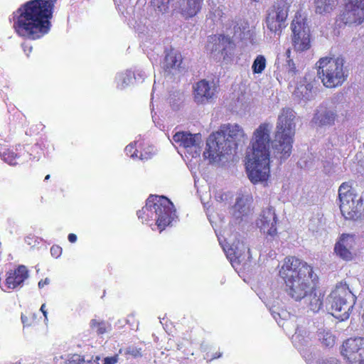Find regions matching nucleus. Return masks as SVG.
Returning <instances> with one entry per match:
<instances>
[{"label": "nucleus", "mask_w": 364, "mask_h": 364, "mask_svg": "<svg viewBox=\"0 0 364 364\" xmlns=\"http://www.w3.org/2000/svg\"><path fill=\"white\" fill-rule=\"evenodd\" d=\"M56 0H31L21 5L13 14V27L21 37L36 40L48 33L50 29Z\"/></svg>", "instance_id": "obj_1"}, {"label": "nucleus", "mask_w": 364, "mask_h": 364, "mask_svg": "<svg viewBox=\"0 0 364 364\" xmlns=\"http://www.w3.org/2000/svg\"><path fill=\"white\" fill-rule=\"evenodd\" d=\"M305 166H306V168H311V167H313V166H314V165H313L311 163V164H309L306 163V164H305Z\"/></svg>", "instance_id": "obj_56"}, {"label": "nucleus", "mask_w": 364, "mask_h": 364, "mask_svg": "<svg viewBox=\"0 0 364 364\" xmlns=\"http://www.w3.org/2000/svg\"><path fill=\"white\" fill-rule=\"evenodd\" d=\"M322 164V166H323V171L325 173H331V171H332V164L330 161H321V163L319 162V160H317L316 161L314 162V165L316 166V168H318L320 166V164Z\"/></svg>", "instance_id": "obj_44"}, {"label": "nucleus", "mask_w": 364, "mask_h": 364, "mask_svg": "<svg viewBox=\"0 0 364 364\" xmlns=\"http://www.w3.org/2000/svg\"><path fill=\"white\" fill-rule=\"evenodd\" d=\"M275 255H276V253H275V252H274V251H273V250H271V251L269 252V257H274V256H275Z\"/></svg>", "instance_id": "obj_55"}, {"label": "nucleus", "mask_w": 364, "mask_h": 364, "mask_svg": "<svg viewBox=\"0 0 364 364\" xmlns=\"http://www.w3.org/2000/svg\"><path fill=\"white\" fill-rule=\"evenodd\" d=\"M323 294L320 290H311L304 298L310 310L318 312L323 306Z\"/></svg>", "instance_id": "obj_25"}, {"label": "nucleus", "mask_w": 364, "mask_h": 364, "mask_svg": "<svg viewBox=\"0 0 364 364\" xmlns=\"http://www.w3.org/2000/svg\"><path fill=\"white\" fill-rule=\"evenodd\" d=\"M134 73L130 70L124 73H118L116 76L117 87L119 90H124L132 84Z\"/></svg>", "instance_id": "obj_30"}, {"label": "nucleus", "mask_w": 364, "mask_h": 364, "mask_svg": "<svg viewBox=\"0 0 364 364\" xmlns=\"http://www.w3.org/2000/svg\"><path fill=\"white\" fill-rule=\"evenodd\" d=\"M68 238V240L72 243L75 242L77 240V236H76V235H75L73 233L69 234Z\"/></svg>", "instance_id": "obj_52"}, {"label": "nucleus", "mask_w": 364, "mask_h": 364, "mask_svg": "<svg viewBox=\"0 0 364 364\" xmlns=\"http://www.w3.org/2000/svg\"><path fill=\"white\" fill-rule=\"evenodd\" d=\"M309 336L305 330L297 328L292 336V343L297 348L306 345L308 343Z\"/></svg>", "instance_id": "obj_31"}, {"label": "nucleus", "mask_w": 364, "mask_h": 364, "mask_svg": "<svg viewBox=\"0 0 364 364\" xmlns=\"http://www.w3.org/2000/svg\"><path fill=\"white\" fill-rule=\"evenodd\" d=\"M137 215L143 223L155 221L160 232L176 218L173 203L167 198L159 196H150Z\"/></svg>", "instance_id": "obj_4"}, {"label": "nucleus", "mask_w": 364, "mask_h": 364, "mask_svg": "<svg viewBox=\"0 0 364 364\" xmlns=\"http://www.w3.org/2000/svg\"><path fill=\"white\" fill-rule=\"evenodd\" d=\"M124 352V355H130L132 358H139L141 356V348H138L134 346H129L126 348L125 349H120L119 353H122Z\"/></svg>", "instance_id": "obj_38"}, {"label": "nucleus", "mask_w": 364, "mask_h": 364, "mask_svg": "<svg viewBox=\"0 0 364 364\" xmlns=\"http://www.w3.org/2000/svg\"><path fill=\"white\" fill-rule=\"evenodd\" d=\"M272 315L274 318L276 320L279 326H282L284 331H286L287 333H292V328L294 326V321L291 319H287V317L289 316V314L285 311H282L281 312H276L274 311H272Z\"/></svg>", "instance_id": "obj_27"}, {"label": "nucleus", "mask_w": 364, "mask_h": 364, "mask_svg": "<svg viewBox=\"0 0 364 364\" xmlns=\"http://www.w3.org/2000/svg\"><path fill=\"white\" fill-rule=\"evenodd\" d=\"M279 274L284 282L287 293L296 301L304 299L313 290V269L299 258L286 257Z\"/></svg>", "instance_id": "obj_2"}, {"label": "nucleus", "mask_w": 364, "mask_h": 364, "mask_svg": "<svg viewBox=\"0 0 364 364\" xmlns=\"http://www.w3.org/2000/svg\"><path fill=\"white\" fill-rule=\"evenodd\" d=\"M202 0H187V12L190 16L196 15L200 9Z\"/></svg>", "instance_id": "obj_37"}, {"label": "nucleus", "mask_w": 364, "mask_h": 364, "mask_svg": "<svg viewBox=\"0 0 364 364\" xmlns=\"http://www.w3.org/2000/svg\"><path fill=\"white\" fill-rule=\"evenodd\" d=\"M22 47H23V50L24 53H26V55L27 56H28L29 53H31V51H32V46L27 43H23Z\"/></svg>", "instance_id": "obj_48"}, {"label": "nucleus", "mask_w": 364, "mask_h": 364, "mask_svg": "<svg viewBox=\"0 0 364 364\" xmlns=\"http://www.w3.org/2000/svg\"><path fill=\"white\" fill-rule=\"evenodd\" d=\"M41 311L43 313V314L45 317V319L47 320L48 319L47 311L46 310V304H42V306H41Z\"/></svg>", "instance_id": "obj_53"}, {"label": "nucleus", "mask_w": 364, "mask_h": 364, "mask_svg": "<svg viewBox=\"0 0 364 364\" xmlns=\"http://www.w3.org/2000/svg\"><path fill=\"white\" fill-rule=\"evenodd\" d=\"M85 359L78 354L69 355L65 362V364H83Z\"/></svg>", "instance_id": "obj_40"}, {"label": "nucleus", "mask_w": 364, "mask_h": 364, "mask_svg": "<svg viewBox=\"0 0 364 364\" xmlns=\"http://www.w3.org/2000/svg\"><path fill=\"white\" fill-rule=\"evenodd\" d=\"M327 300L331 314L341 321H345L350 316L355 296L346 283L341 282L331 291Z\"/></svg>", "instance_id": "obj_6"}, {"label": "nucleus", "mask_w": 364, "mask_h": 364, "mask_svg": "<svg viewBox=\"0 0 364 364\" xmlns=\"http://www.w3.org/2000/svg\"><path fill=\"white\" fill-rule=\"evenodd\" d=\"M355 246V235L343 234L335 245L334 251L338 257L344 260L349 261L353 258V250Z\"/></svg>", "instance_id": "obj_20"}, {"label": "nucleus", "mask_w": 364, "mask_h": 364, "mask_svg": "<svg viewBox=\"0 0 364 364\" xmlns=\"http://www.w3.org/2000/svg\"><path fill=\"white\" fill-rule=\"evenodd\" d=\"M136 143L134 142V143L129 144V145H127L125 147L124 151L127 156H129L132 158L138 157V155H137L138 150L136 148Z\"/></svg>", "instance_id": "obj_42"}, {"label": "nucleus", "mask_w": 364, "mask_h": 364, "mask_svg": "<svg viewBox=\"0 0 364 364\" xmlns=\"http://www.w3.org/2000/svg\"><path fill=\"white\" fill-rule=\"evenodd\" d=\"M340 209L348 220H358L364 215L361 196L355 193L348 183H343L338 189Z\"/></svg>", "instance_id": "obj_7"}, {"label": "nucleus", "mask_w": 364, "mask_h": 364, "mask_svg": "<svg viewBox=\"0 0 364 364\" xmlns=\"http://www.w3.org/2000/svg\"><path fill=\"white\" fill-rule=\"evenodd\" d=\"M316 91L311 82L300 84L294 92V97L299 100L306 102L311 100L316 96Z\"/></svg>", "instance_id": "obj_24"}, {"label": "nucleus", "mask_w": 364, "mask_h": 364, "mask_svg": "<svg viewBox=\"0 0 364 364\" xmlns=\"http://www.w3.org/2000/svg\"><path fill=\"white\" fill-rule=\"evenodd\" d=\"M317 76L324 87L334 88L341 86L348 77L341 57H323L316 63Z\"/></svg>", "instance_id": "obj_5"}, {"label": "nucleus", "mask_w": 364, "mask_h": 364, "mask_svg": "<svg viewBox=\"0 0 364 364\" xmlns=\"http://www.w3.org/2000/svg\"><path fill=\"white\" fill-rule=\"evenodd\" d=\"M339 18L345 24H360L364 20V0H343Z\"/></svg>", "instance_id": "obj_15"}, {"label": "nucleus", "mask_w": 364, "mask_h": 364, "mask_svg": "<svg viewBox=\"0 0 364 364\" xmlns=\"http://www.w3.org/2000/svg\"><path fill=\"white\" fill-rule=\"evenodd\" d=\"M182 62L181 54L176 50H167L163 62V68L166 72L174 74Z\"/></svg>", "instance_id": "obj_23"}, {"label": "nucleus", "mask_w": 364, "mask_h": 364, "mask_svg": "<svg viewBox=\"0 0 364 364\" xmlns=\"http://www.w3.org/2000/svg\"><path fill=\"white\" fill-rule=\"evenodd\" d=\"M194 88V100L197 104H205L215 95V87L213 82L205 80L198 82Z\"/></svg>", "instance_id": "obj_21"}, {"label": "nucleus", "mask_w": 364, "mask_h": 364, "mask_svg": "<svg viewBox=\"0 0 364 364\" xmlns=\"http://www.w3.org/2000/svg\"><path fill=\"white\" fill-rule=\"evenodd\" d=\"M220 354L218 355L217 356H214L213 358H220Z\"/></svg>", "instance_id": "obj_60"}, {"label": "nucleus", "mask_w": 364, "mask_h": 364, "mask_svg": "<svg viewBox=\"0 0 364 364\" xmlns=\"http://www.w3.org/2000/svg\"><path fill=\"white\" fill-rule=\"evenodd\" d=\"M290 53H291L290 50H289V49H288V50H287V53H287V58H289V57H290Z\"/></svg>", "instance_id": "obj_57"}, {"label": "nucleus", "mask_w": 364, "mask_h": 364, "mask_svg": "<svg viewBox=\"0 0 364 364\" xmlns=\"http://www.w3.org/2000/svg\"><path fill=\"white\" fill-rule=\"evenodd\" d=\"M50 178V175H47L46 177H45V180L47 181Z\"/></svg>", "instance_id": "obj_59"}, {"label": "nucleus", "mask_w": 364, "mask_h": 364, "mask_svg": "<svg viewBox=\"0 0 364 364\" xmlns=\"http://www.w3.org/2000/svg\"><path fill=\"white\" fill-rule=\"evenodd\" d=\"M218 44L216 46V48H215V50L217 51V50H224L226 49L227 48V46H225V43H227L228 45V47H230L231 45H232V42L230 41V38L228 37H226V36H220L219 38H218Z\"/></svg>", "instance_id": "obj_39"}, {"label": "nucleus", "mask_w": 364, "mask_h": 364, "mask_svg": "<svg viewBox=\"0 0 364 364\" xmlns=\"http://www.w3.org/2000/svg\"><path fill=\"white\" fill-rule=\"evenodd\" d=\"M29 277L28 270L24 265H19L14 271L7 272V277L3 283H0L1 289L9 291L18 287H21L24 281Z\"/></svg>", "instance_id": "obj_19"}, {"label": "nucleus", "mask_w": 364, "mask_h": 364, "mask_svg": "<svg viewBox=\"0 0 364 364\" xmlns=\"http://www.w3.org/2000/svg\"><path fill=\"white\" fill-rule=\"evenodd\" d=\"M222 247L227 258L230 260L233 267H235L244 259L242 250H239L237 246L222 245Z\"/></svg>", "instance_id": "obj_26"}, {"label": "nucleus", "mask_w": 364, "mask_h": 364, "mask_svg": "<svg viewBox=\"0 0 364 364\" xmlns=\"http://www.w3.org/2000/svg\"><path fill=\"white\" fill-rule=\"evenodd\" d=\"M231 146L225 145L224 138L220 134L213 133L209 136L206 141V146L203 156L204 159L208 160L209 164H218L225 155L231 154Z\"/></svg>", "instance_id": "obj_9"}, {"label": "nucleus", "mask_w": 364, "mask_h": 364, "mask_svg": "<svg viewBox=\"0 0 364 364\" xmlns=\"http://www.w3.org/2000/svg\"><path fill=\"white\" fill-rule=\"evenodd\" d=\"M21 321H22V323H23V325H24V326H26V325H27V326L30 325V323H28V318H27V317H26V316H23V315H22V316H21Z\"/></svg>", "instance_id": "obj_54"}, {"label": "nucleus", "mask_w": 364, "mask_h": 364, "mask_svg": "<svg viewBox=\"0 0 364 364\" xmlns=\"http://www.w3.org/2000/svg\"><path fill=\"white\" fill-rule=\"evenodd\" d=\"M216 132L223 136L225 145H232V152L235 151L239 144L244 143L247 139L242 128L237 124H223Z\"/></svg>", "instance_id": "obj_16"}, {"label": "nucleus", "mask_w": 364, "mask_h": 364, "mask_svg": "<svg viewBox=\"0 0 364 364\" xmlns=\"http://www.w3.org/2000/svg\"><path fill=\"white\" fill-rule=\"evenodd\" d=\"M235 33L233 37L235 39H243L247 36L249 31V27L247 26V23H242L240 26L237 24L234 27Z\"/></svg>", "instance_id": "obj_36"}, {"label": "nucleus", "mask_w": 364, "mask_h": 364, "mask_svg": "<svg viewBox=\"0 0 364 364\" xmlns=\"http://www.w3.org/2000/svg\"><path fill=\"white\" fill-rule=\"evenodd\" d=\"M336 117V113L334 109L321 106L316 110L312 122L318 126H331L334 124Z\"/></svg>", "instance_id": "obj_22"}, {"label": "nucleus", "mask_w": 364, "mask_h": 364, "mask_svg": "<svg viewBox=\"0 0 364 364\" xmlns=\"http://www.w3.org/2000/svg\"><path fill=\"white\" fill-rule=\"evenodd\" d=\"M50 254L53 257L58 258L62 254V248L58 245H53L50 248Z\"/></svg>", "instance_id": "obj_45"}, {"label": "nucleus", "mask_w": 364, "mask_h": 364, "mask_svg": "<svg viewBox=\"0 0 364 364\" xmlns=\"http://www.w3.org/2000/svg\"><path fill=\"white\" fill-rule=\"evenodd\" d=\"M341 353L350 364H364V338L346 339L341 347Z\"/></svg>", "instance_id": "obj_14"}, {"label": "nucleus", "mask_w": 364, "mask_h": 364, "mask_svg": "<svg viewBox=\"0 0 364 364\" xmlns=\"http://www.w3.org/2000/svg\"><path fill=\"white\" fill-rule=\"evenodd\" d=\"M49 282H50V280L48 278H46L44 280H41L38 284V287L43 288L45 285L48 284Z\"/></svg>", "instance_id": "obj_50"}, {"label": "nucleus", "mask_w": 364, "mask_h": 364, "mask_svg": "<svg viewBox=\"0 0 364 364\" xmlns=\"http://www.w3.org/2000/svg\"><path fill=\"white\" fill-rule=\"evenodd\" d=\"M338 4V0H315L316 12L323 15L330 14Z\"/></svg>", "instance_id": "obj_28"}, {"label": "nucleus", "mask_w": 364, "mask_h": 364, "mask_svg": "<svg viewBox=\"0 0 364 364\" xmlns=\"http://www.w3.org/2000/svg\"><path fill=\"white\" fill-rule=\"evenodd\" d=\"M276 224L274 210L270 206L262 210L256 221V225L260 231L272 238L277 234Z\"/></svg>", "instance_id": "obj_17"}, {"label": "nucleus", "mask_w": 364, "mask_h": 364, "mask_svg": "<svg viewBox=\"0 0 364 364\" xmlns=\"http://www.w3.org/2000/svg\"><path fill=\"white\" fill-rule=\"evenodd\" d=\"M172 142L184 149V154L187 158L200 156L202 144L200 134H192L186 132H178L173 136Z\"/></svg>", "instance_id": "obj_12"}, {"label": "nucleus", "mask_w": 364, "mask_h": 364, "mask_svg": "<svg viewBox=\"0 0 364 364\" xmlns=\"http://www.w3.org/2000/svg\"><path fill=\"white\" fill-rule=\"evenodd\" d=\"M293 45L296 51H304L311 47L310 30L306 18L301 14H296L291 23Z\"/></svg>", "instance_id": "obj_13"}, {"label": "nucleus", "mask_w": 364, "mask_h": 364, "mask_svg": "<svg viewBox=\"0 0 364 364\" xmlns=\"http://www.w3.org/2000/svg\"><path fill=\"white\" fill-rule=\"evenodd\" d=\"M170 0H151V6L156 14H165L169 9Z\"/></svg>", "instance_id": "obj_34"}, {"label": "nucleus", "mask_w": 364, "mask_h": 364, "mask_svg": "<svg viewBox=\"0 0 364 364\" xmlns=\"http://www.w3.org/2000/svg\"><path fill=\"white\" fill-rule=\"evenodd\" d=\"M267 60L264 55H257L252 65V70L254 74H261L265 69Z\"/></svg>", "instance_id": "obj_33"}, {"label": "nucleus", "mask_w": 364, "mask_h": 364, "mask_svg": "<svg viewBox=\"0 0 364 364\" xmlns=\"http://www.w3.org/2000/svg\"><path fill=\"white\" fill-rule=\"evenodd\" d=\"M321 364H341L340 361L336 358H330L323 361Z\"/></svg>", "instance_id": "obj_49"}, {"label": "nucleus", "mask_w": 364, "mask_h": 364, "mask_svg": "<svg viewBox=\"0 0 364 364\" xmlns=\"http://www.w3.org/2000/svg\"><path fill=\"white\" fill-rule=\"evenodd\" d=\"M289 3L287 0L275 1L267 10L265 23L267 28L275 34H279L283 28L289 10Z\"/></svg>", "instance_id": "obj_8"}, {"label": "nucleus", "mask_w": 364, "mask_h": 364, "mask_svg": "<svg viewBox=\"0 0 364 364\" xmlns=\"http://www.w3.org/2000/svg\"><path fill=\"white\" fill-rule=\"evenodd\" d=\"M287 69L289 70V73H291V74H294L295 73L296 67H295L294 63L292 62V60L291 59L287 60Z\"/></svg>", "instance_id": "obj_47"}, {"label": "nucleus", "mask_w": 364, "mask_h": 364, "mask_svg": "<svg viewBox=\"0 0 364 364\" xmlns=\"http://www.w3.org/2000/svg\"><path fill=\"white\" fill-rule=\"evenodd\" d=\"M317 336L321 344L326 347H333L336 343V336L326 327L318 328Z\"/></svg>", "instance_id": "obj_29"}, {"label": "nucleus", "mask_w": 364, "mask_h": 364, "mask_svg": "<svg viewBox=\"0 0 364 364\" xmlns=\"http://www.w3.org/2000/svg\"><path fill=\"white\" fill-rule=\"evenodd\" d=\"M118 362V355L107 357L104 359V364H116Z\"/></svg>", "instance_id": "obj_46"}, {"label": "nucleus", "mask_w": 364, "mask_h": 364, "mask_svg": "<svg viewBox=\"0 0 364 364\" xmlns=\"http://www.w3.org/2000/svg\"><path fill=\"white\" fill-rule=\"evenodd\" d=\"M246 169L249 179L253 183L266 181L270 173V156L247 154Z\"/></svg>", "instance_id": "obj_10"}, {"label": "nucleus", "mask_w": 364, "mask_h": 364, "mask_svg": "<svg viewBox=\"0 0 364 364\" xmlns=\"http://www.w3.org/2000/svg\"><path fill=\"white\" fill-rule=\"evenodd\" d=\"M144 77H145V73H144V72H143V71H139V72L137 73V75H134V78L135 80H137V79H141V80H143V79L144 78Z\"/></svg>", "instance_id": "obj_51"}, {"label": "nucleus", "mask_w": 364, "mask_h": 364, "mask_svg": "<svg viewBox=\"0 0 364 364\" xmlns=\"http://www.w3.org/2000/svg\"><path fill=\"white\" fill-rule=\"evenodd\" d=\"M231 222L240 224L246 221L251 214V199L247 196H238L235 205L230 210Z\"/></svg>", "instance_id": "obj_18"}, {"label": "nucleus", "mask_w": 364, "mask_h": 364, "mask_svg": "<svg viewBox=\"0 0 364 364\" xmlns=\"http://www.w3.org/2000/svg\"><path fill=\"white\" fill-rule=\"evenodd\" d=\"M296 113L290 108H284L278 115L276 132L272 141V156L282 161L291 154L296 131Z\"/></svg>", "instance_id": "obj_3"}, {"label": "nucleus", "mask_w": 364, "mask_h": 364, "mask_svg": "<svg viewBox=\"0 0 364 364\" xmlns=\"http://www.w3.org/2000/svg\"><path fill=\"white\" fill-rule=\"evenodd\" d=\"M215 199L218 202H225L230 198L232 195L230 193L225 192L223 190H217L214 193Z\"/></svg>", "instance_id": "obj_41"}, {"label": "nucleus", "mask_w": 364, "mask_h": 364, "mask_svg": "<svg viewBox=\"0 0 364 364\" xmlns=\"http://www.w3.org/2000/svg\"><path fill=\"white\" fill-rule=\"evenodd\" d=\"M272 125L268 123L261 124L254 132L251 140V149L248 154L270 156L269 144Z\"/></svg>", "instance_id": "obj_11"}, {"label": "nucleus", "mask_w": 364, "mask_h": 364, "mask_svg": "<svg viewBox=\"0 0 364 364\" xmlns=\"http://www.w3.org/2000/svg\"><path fill=\"white\" fill-rule=\"evenodd\" d=\"M0 156L5 163L10 166H16L17 164L16 159L18 158V156L12 149H4L1 152Z\"/></svg>", "instance_id": "obj_32"}, {"label": "nucleus", "mask_w": 364, "mask_h": 364, "mask_svg": "<svg viewBox=\"0 0 364 364\" xmlns=\"http://www.w3.org/2000/svg\"><path fill=\"white\" fill-rule=\"evenodd\" d=\"M90 327L98 334H103L108 330L109 325L105 321L92 319L90 321Z\"/></svg>", "instance_id": "obj_35"}, {"label": "nucleus", "mask_w": 364, "mask_h": 364, "mask_svg": "<svg viewBox=\"0 0 364 364\" xmlns=\"http://www.w3.org/2000/svg\"><path fill=\"white\" fill-rule=\"evenodd\" d=\"M99 360H100V357L99 356H96L94 361L95 362H97Z\"/></svg>", "instance_id": "obj_58"}, {"label": "nucleus", "mask_w": 364, "mask_h": 364, "mask_svg": "<svg viewBox=\"0 0 364 364\" xmlns=\"http://www.w3.org/2000/svg\"><path fill=\"white\" fill-rule=\"evenodd\" d=\"M155 154V149L153 146H148L141 152L139 158L141 160H147Z\"/></svg>", "instance_id": "obj_43"}]
</instances>
